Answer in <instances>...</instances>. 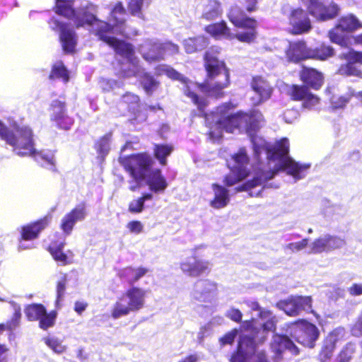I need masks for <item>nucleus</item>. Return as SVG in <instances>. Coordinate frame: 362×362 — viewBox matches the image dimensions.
<instances>
[{"label":"nucleus","instance_id":"obj_1","mask_svg":"<svg viewBox=\"0 0 362 362\" xmlns=\"http://www.w3.org/2000/svg\"><path fill=\"white\" fill-rule=\"evenodd\" d=\"M230 22L236 28L245 29L246 31L233 34L224 21L206 25L204 30L215 38L223 37L228 40L237 39L243 43L252 42L257 36V21L249 17L238 5L232 6L227 13Z\"/></svg>","mask_w":362,"mask_h":362},{"label":"nucleus","instance_id":"obj_2","mask_svg":"<svg viewBox=\"0 0 362 362\" xmlns=\"http://www.w3.org/2000/svg\"><path fill=\"white\" fill-rule=\"evenodd\" d=\"M206 78L197 83V88L207 96L216 99L225 96L224 89L230 84V69L223 59L211 51H206L203 57Z\"/></svg>","mask_w":362,"mask_h":362},{"label":"nucleus","instance_id":"obj_3","mask_svg":"<svg viewBox=\"0 0 362 362\" xmlns=\"http://www.w3.org/2000/svg\"><path fill=\"white\" fill-rule=\"evenodd\" d=\"M119 163L134 180L135 185L129 186V189L135 192L141 188V182L152 168L154 160L148 153L141 152L120 156Z\"/></svg>","mask_w":362,"mask_h":362},{"label":"nucleus","instance_id":"obj_4","mask_svg":"<svg viewBox=\"0 0 362 362\" xmlns=\"http://www.w3.org/2000/svg\"><path fill=\"white\" fill-rule=\"evenodd\" d=\"M146 291L139 286H131L127 289L115 303L111 310L113 319L136 313L145 306Z\"/></svg>","mask_w":362,"mask_h":362},{"label":"nucleus","instance_id":"obj_5","mask_svg":"<svg viewBox=\"0 0 362 362\" xmlns=\"http://www.w3.org/2000/svg\"><path fill=\"white\" fill-rule=\"evenodd\" d=\"M19 156H35L39 154L35 148L34 134L28 126H17L6 142Z\"/></svg>","mask_w":362,"mask_h":362},{"label":"nucleus","instance_id":"obj_6","mask_svg":"<svg viewBox=\"0 0 362 362\" xmlns=\"http://www.w3.org/2000/svg\"><path fill=\"white\" fill-rule=\"evenodd\" d=\"M293 325V337L303 346L313 348L320 337V331L317 326L305 319L296 320Z\"/></svg>","mask_w":362,"mask_h":362},{"label":"nucleus","instance_id":"obj_7","mask_svg":"<svg viewBox=\"0 0 362 362\" xmlns=\"http://www.w3.org/2000/svg\"><path fill=\"white\" fill-rule=\"evenodd\" d=\"M25 315L28 321H38L39 327L47 330L54 326L57 317V310L47 312L46 308L41 303H31L25 308Z\"/></svg>","mask_w":362,"mask_h":362},{"label":"nucleus","instance_id":"obj_8","mask_svg":"<svg viewBox=\"0 0 362 362\" xmlns=\"http://www.w3.org/2000/svg\"><path fill=\"white\" fill-rule=\"evenodd\" d=\"M276 307L291 317L297 316L302 312H314L312 297L308 296H291L286 299L278 301Z\"/></svg>","mask_w":362,"mask_h":362},{"label":"nucleus","instance_id":"obj_9","mask_svg":"<svg viewBox=\"0 0 362 362\" xmlns=\"http://www.w3.org/2000/svg\"><path fill=\"white\" fill-rule=\"evenodd\" d=\"M49 23L54 31L59 32V41L65 54H74L78 42V37L74 30L69 24L56 18H51Z\"/></svg>","mask_w":362,"mask_h":362},{"label":"nucleus","instance_id":"obj_10","mask_svg":"<svg viewBox=\"0 0 362 362\" xmlns=\"http://www.w3.org/2000/svg\"><path fill=\"white\" fill-rule=\"evenodd\" d=\"M339 59L345 60L337 70V73L343 76H354L362 79V69L357 64L362 65V51L350 49L348 52L339 55Z\"/></svg>","mask_w":362,"mask_h":362},{"label":"nucleus","instance_id":"obj_11","mask_svg":"<svg viewBox=\"0 0 362 362\" xmlns=\"http://www.w3.org/2000/svg\"><path fill=\"white\" fill-rule=\"evenodd\" d=\"M287 95L293 101H301L304 108L312 109L318 105L320 98L313 94L305 84H292L287 90Z\"/></svg>","mask_w":362,"mask_h":362},{"label":"nucleus","instance_id":"obj_12","mask_svg":"<svg viewBox=\"0 0 362 362\" xmlns=\"http://www.w3.org/2000/svg\"><path fill=\"white\" fill-rule=\"evenodd\" d=\"M98 6L92 2L75 10L74 16L71 18L74 26L78 29L85 26H93L97 21Z\"/></svg>","mask_w":362,"mask_h":362},{"label":"nucleus","instance_id":"obj_13","mask_svg":"<svg viewBox=\"0 0 362 362\" xmlns=\"http://www.w3.org/2000/svg\"><path fill=\"white\" fill-rule=\"evenodd\" d=\"M179 52L180 47L177 44L171 41H166L153 43L149 52L143 54L142 56L146 62L151 63L163 60L166 54L175 55Z\"/></svg>","mask_w":362,"mask_h":362},{"label":"nucleus","instance_id":"obj_14","mask_svg":"<svg viewBox=\"0 0 362 362\" xmlns=\"http://www.w3.org/2000/svg\"><path fill=\"white\" fill-rule=\"evenodd\" d=\"M269 346L272 352L274 353V360H281L283 353L286 350L290 351L293 355L299 354L298 348L288 336L284 334H274Z\"/></svg>","mask_w":362,"mask_h":362},{"label":"nucleus","instance_id":"obj_15","mask_svg":"<svg viewBox=\"0 0 362 362\" xmlns=\"http://www.w3.org/2000/svg\"><path fill=\"white\" fill-rule=\"evenodd\" d=\"M52 218V214H47L35 221L23 226L21 228L19 240L30 241L37 239L40 233L49 226Z\"/></svg>","mask_w":362,"mask_h":362},{"label":"nucleus","instance_id":"obj_16","mask_svg":"<svg viewBox=\"0 0 362 362\" xmlns=\"http://www.w3.org/2000/svg\"><path fill=\"white\" fill-rule=\"evenodd\" d=\"M209 264V261L199 259L194 255L180 263V269L189 276L198 277L210 272Z\"/></svg>","mask_w":362,"mask_h":362},{"label":"nucleus","instance_id":"obj_17","mask_svg":"<svg viewBox=\"0 0 362 362\" xmlns=\"http://www.w3.org/2000/svg\"><path fill=\"white\" fill-rule=\"evenodd\" d=\"M310 47L304 40L289 41L285 49L287 61L292 63H299L309 59Z\"/></svg>","mask_w":362,"mask_h":362},{"label":"nucleus","instance_id":"obj_18","mask_svg":"<svg viewBox=\"0 0 362 362\" xmlns=\"http://www.w3.org/2000/svg\"><path fill=\"white\" fill-rule=\"evenodd\" d=\"M66 103L59 99L54 100L50 104L49 110L52 112L51 119L54 121L62 129H69L73 124V119L68 117L66 109Z\"/></svg>","mask_w":362,"mask_h":362},{"label":"nucleus","instance_id":"obj_19","mask_svg":"<svg viewBox=\"0 0 362 362\" xmlns=\"http://www.w3.org/2000/svg\"><path fill=\"white\" fill-rule=\"evenodd\" d=\"M86 215V204L82 202L76 205L67 213L61 221L60 228L64 234L69 235L71 233L76 223L82 221Z\"/></svg>","mask_w":362,"mask_h":362},{"label":"nucleus","instance_id":"obj_20","mask_svg":"<svg viewBox=\"0 0 362 362\" xmlns=\"http://www.w3.org/2000/svg\"><path fill=\"white\" fill-rule=\"evenodd\" d=\"M289 23L292 26L291 33L301 35L309 32L311 23L305 11L301 8L293 9L289 16Z\"/></svg>","mask_w":362,"mask_h":362},{"label":"nucleus","instance_id":"obj_21","mask_svg":"<svg viewBox=\"0 0 362 362\" xmlns=\"http://www.w3.org/2000/svg\"><path fill=\"white\" fill-rule=\"evenodd\" d=\"M298 76L303 84L313 90L320 89L324 83L323 74L313 67L302 65Z\"/></svg>","mask_w":362,"mask_h":362},{"label":"nucleus","instance_id":"obj_22","mask_svg":"<svg viewBox=\"0 0 362 362\" xmlns=\"http://www.w3.org/2000/svg\"><path fill=\"white\" fill-rule=\"evenodd\" d=\"M340 339V331L334 329L330 332L323 339L317 355L320 362H329L336 349V344Z\"/></svg>","mask_w":362,"mask_h":362},{"label":"nucleus","instance_id":"obj_23","mask_svg":"<svg viewBox=\"0 0 362 362\" xmlns=\"http://www.w3.org/2000/svg\"><path fill=\"white\" fill-rule=\"evenodd\" d=\"M66 245L65 240H52L47 247V251L50 253L53 259L61 266H66L73 263L74 253L71 250L66 252L63 251Z\"/></svg>","mask_w":362,"mask_h":362},{"label":"nucleus","instance_id":"obj_24","mask_svg":"<svg viewBox=\"0 0 362 362\" xmlns=\"http://www.w3.org/2000/svg\"><path fill=\"white\" fill-rule=\"evenodd\" d=\"M344 242L340 238L326 235L315 239L311 245L313 253H322L341 247Z\"/></svg>","mask_w":362,"mask_h":362},{"label":"nucleus","instance_id":"obj_25","mask_svg":"<svg viewBox=\"0 0 362 362\" xmlns=\"http://www.w3.org/2000/svg\"><path fill=\"white\" fill-rule=\"evenodd\" d=\"M289 151L290 146L287 138H282L276 141L273 145L267 146L265 148L267 160H279L280 163H282L284 158L289 156Z\"/></svg>","mask_w":362,"mask_h":362},{"label":"nucleus","instance_id":"obj_26","mask_svg":"<svg viewBox=\"0 0 362 362\" xmlns=\"http://www.w3.org/2000/svg\"><path fill=\"white\" fill-rule=\"evenodd\" d=\"M243 112L239 111L234 114L222 115L216 122L218 128L227 132L233 133L235 129L243 127Z\"/></svg>","mask_w":362,"mask_h":362},{"label":"nucleus","instance_id":"obj_27","mask_svg":"<svg viewBox=\"0 0 362 362\" xmlns=\"http://www.w3.org/2000/svg\"><path fill=\"white\" fill-rule=\"evenodd\" d=\"M148 272L149 269L145 267H134L128 266L119 269L117 272V276L129 286H134V285L146 276Z\"/></svg>","mask_w":362,"mask_h":362},{"label":"nucleus","instance_id":"obj_28","mask_svg":"<svg viewBox=\"0 0 362 362\" xmlns=\"http://www.w3.org/2000/svg\"><path fill=\"white\" fill-rule=\"evenodd\" d=\"M149 189L154 193L163 192L168 186L166 178L160 168L151 169L146 177Z\"/></svg>","mask_w":362,"mask_h":362},{"label":"nucleus","instance_id":"obj_29","mask_svg":"<svg viewBox=\"0 0 362 362\" xmlns=\"http://www.w3.org/2000/svg\"><path fill=\"white\" fill-rule=\"evenodd\" d=\"M107 45L112 47L117 54L126 58L131 63L136 59L134 47L130 42L115 37Z\"/></svg>","mask_w":362,"mask_h":362},{"label":"nucleus","instance_id":"obj_30","mask_svg":"<svg viewBox=\"0 0 362 362\" xmlns=\"http://www.w3.org/2000/svg\"><path fill=\"white\" fill-rule=\"evenodd\" d=\"M250 86L252 90L258 95L259 103H262L270 98L272 93V88L262 76H253L251 80Z\"/></svg>","mask_w":362,"mask_h":362},{"label":"nucleus","instance_id":"obj_31","mask_svg":"<svg viewBox=\"0 0 362 362\" xmlns=\"http://www.w3.org/2000/svg\"><path fill=\"white\" fill-rule=\"evenodd\" d=\"M115 26V24L111 25L110 23L98 18L94 25L92 26L93 28L91 30V33L96 36L99 40L108 45L109 42L115 37L114 36L110 35L113 32Z\"/></svg>","mask_w":362,"mask_h":362},{"label":"nucleus","instance_id":"obj_32","mask_svg":"<svg viewBox=\"0 0 362 362\" xmlns=\"http://www.w3.org/2000/svg\"><path fill=\"white\" fill-rule=\"evenodd\" d=\"M223 14L221 3L218 0H206L202 6L201 18L211 21L220 18Z\"/></svg>","mask_w":362,"mask_h":362},{"label":"nucleus","instance_id":"obj_33","mask_svg":"<svg viewBox=\"0 0 362 362\" xmlns=\"http://www.w3.org/2000/svg\"><path fill=\"white\" fill-rule=\"evenodd\" d=\"M214 197L210 201V206L214 209H222L228 205L230 201L228 190L217 183L211 185Z\"/></svg>","mask_w":362,"mask_h":362},{"label":"nucleus","instance_id":"obj_34","mask_svg":"<svg viewBox=\"0 0 362 362\" xmlns=\"http://www.w3.org/2000/svg\"><path fill=\"white\" fill-rule=\"evenodd\" d=\"M119 103L132 115H136L140 112L141 100L138 95L127 91L120 98Z\"/></svg>","mask_w":362,"mask_h":362},{"label":"nucleus","instance_id":"obj_35","mask_svg":"<svg viewBox=\"0 0 362 362\" xmlns=\"http://www.w3.org/2000/svg\"><path fill=\"white\" fill-rule=\"evenodd\" d=\"M267 337H262L258 341L255 340L254 336L250 335H241L238 341L237 347L247 354L249 352H254V355L257 353L256 351L257 346L258 344H262L266 341ZM259 351H258L259 352ZM255 360V357L253 358V361Z\"/></svg>","mask_w":362,"mask_h":362},{"label":"nucleus","instance_id":"obj_36","mask_svg":"<svg viewBox=\"0 0 362 362\" xmlns=\"http://www.w3.org/2000/svg\"><path fill=\"white\" fill-rule=\"evenodd\" d=\"M281 170H286L288 175L293 176L296 179H300L302 176L300 173L308 168L309 165H300L296 162L291 157L284 158L280 163Z\"/></svg>","mask_w":362,"mask_h":362},{"label":"nucleus","instance_id":"obj_37","mask_svg":"<svg viewBox=\"0 0 362 362\" xmlns=\"http://www.w3.org/2000/svg\"><path fill=\"white\" fill-rule=\"evenodd\" d=\"M230 173L225 175L223 183L226 187H231L245 180L250 175V170H238L237 166H228Z\"/></svg>","mask_w":362,"mask_h":362},{"label":"nucleus","instance_id":"obj_38","mask_svg":"<svg viewBox=\"0 0 362 362\" xmlns=\"http://www.w3.org/2000/svg\"><path fill=\"white\" fill-rule=\"evenodd\" d=\"M74 0H55L53 11L59 16L71 20L74 16Z\"/></svg>","mask_w":362,"mask_h":362},{"label":"nucleus","instance_id":"obj_39","mask_svg":"<svg viewBox=\"0 0 362 362\" xmlns=\"http://www.w3.org/2000/svg\"><path fill=\"white\" fill-rule=\"evenodd\" d=\"M334 54L335 50L332 46L322 43L313 49L310 48L309 59L325 61Z\"/></svg>","mask_w":362,"mask_h":362},{"label":"nucleus","instance_id":"obj_40","mask_svg":"<svg viewBox=\"0 0 362 362\" xmlns=\"http://www.w3.org/2000/svg\"><path fill=\"white\" fill-rule=\"evenodd\" d=\"M183 93L185 96L190 98L191 101L197 107V110L202 115L206 116V108L209 105L208 100L204 97L199 96L197 93L192 90L188 84L183 88Z\"/></svg>","mask_w":362,"mask_h":362},{"label":"nucleus","instance_id":"obj_41","mask_svg":"<svg viewBox=\"0 0 362 362\" xmlns=\"http://www.w3.org/2000/svg\"><path fill=\"white\" fill-rule=\"evenodd\" d=\"M173 151L174 146L170 144H156L153 145V156L162 166L167 165V158Z\"/></svg>","mask_w":362,"mask_h":362},{"label":"nucleus","instance_id":"obj_42","mask_svg":"<svg viewBox=\"0 0 362 362\" xmlns=\"http://www.w3.org/2000/svg\"><path fill=\"white\" fill-rule=\"evenodd\" d=\"M183 45L185 52L192 54L205 49L207 46V40L203 36L189 37L184 41Z\"/></svg>","mask_w":362,"mask_h":362},{"label":"nucleus","instance_id":"obj_43","mask_svg":"<svg viewBox=\"0 0 362 362\" xmlns=\"http://www.w3.org/2000/svg\"><path fill=\"white\" fill-rule=\"evenodd\" d=\"M336 25L341 28V30L347 33L353 32L362 28V23L352 14L341 17Z\"/></svg>","mask_w":362,"mask_h":362},{"label":"nucleus","instance_id":"obj_44","mask_svg":"<svg viewBox=\"0 0 362 362\" xmlns=\"http://www.w3.org/2000/svg\"><path fill=\"white\" fill-rule=\"evenodd\" d=\"M49 79L52 81L61 79L64 83H67L69 81V71L62 61H58L52 65L49 74Z\"/></svg>","mask_w":362,"mask_h":362},{"label":"nucleus","instance_id":"obj_45","mask_svg":"<svg viewBox=\"0 0 362 362\" xmlns=\"http://www.w3.org/2000/svg\"><path fill=\"white\" fill-rule=\"evenodd\" d=\"M231 160L233 163L228 164V166H237L238 170H249L247 169V165L249 163L250 159L245 147L240 148L237 153L232 155Z\"/></svg>","mask_w":362,"mask_h":362},{"label":"nucleus","instance_id":"obj_46","mask_svg":"<svg viewBox=\"0 0 362 362\" xmlns=\"http://www.w3.org/2000/svg\"><path fill=\"white\" fill-rule=\"evenodd\" d=\"M67 283L68 278L66 274H64L56 283L54 306L57 310L61 309L62 307V300L65 296Z\"/></svg>","mask_w":362,"mask_h":362},{"label":"nucleus","instance_id":"obj_47","mask_svg":"<svg viewBox=\"0 0 362 362\" xmlns=\"http://www.w3.org/2000/svg\"><path fill=\"white\" fill-rule=\"evenodd\" d=\"M343 32L341 28L335 25L334 28L329 31V37L332 42L346 48L349 45V38L347 35H344Z\"/></svg>","mask_w":362,"mask_h":362},{"label":"nucleus","instance_id":"obj_48","mask_svg":"<svg viewBox=\"0 0 362 362\" xmlns=\"http://www.w3.org/2000/svg\"><path fill=\"white\" fill-rule=\"evenodd\" d=\"M22 317L21 309L20 306L15 308L14 312L11 317L5 323H1L3 325V332L7 330L10 332L16 330L21 325Z\"/></svg>","mask_w":362,"mask_h":362},{"label":"nucleus","instance_id":"obj_49","mask_svg":"<svg viewBox=\"0 0 362 362\" xmlns=\"http://www.w3.org/2000/svg\"><path fill=\"white\" fill-rule=\"evenodd\" d=\"M141 84L148 95H152L153 92L157 89L160 82L148 73H144L141 76Z\"/></svg>","mask_w":362,"mask_h":362},{"label":"nucleus","instance_id":"obj_50","mask_svg":"<svg viewBox=\"0 0 362 362\" xmlns=\"http://www.w3.org/2000/svg\"><path fill=\"white\" fill-rule=\"evenodd\" d=\"M339 6L334 2H331L329 5L323 4L319 21H325L336 18L339 15Z\"/></svg>","mask_w":362,"mask_h":362},{"label":"nucleus","instance_id":"obj_51","mask_svg":"<svg viewBox=\"0 0 362 362\" xmlns=\"http://www.w3.org/2000/svg\"><path fill=\"white\" fill-rule=\"evenodd\" d=\"M111 133L106 134L101 136L95 142L94 148L96 150L98 154L101 157H105L107 155L110 151V140L111 138Z\"/></svg>","mask_w":362,"mask_h":362},{"label":"nucleus","instance_id":"obj_52","mask_svg":"<svg viewBox=\"0 0 362 362\" xmlns=\"http://www.w3.org/2000/svg\"><path fill=\"white\" fill-rule=\"evenodd\" d=\"M126 13V10L123 6L122 1H117L110 11V15L113 18L115 25L116 27H123L126 24V20L124 18H118L117 15H124Z\"/></svg>","mask_w":362,"mask_h":362},{"label":"nucleus","instance_id":"obj_53","mask_svg":"<svg viewBox=\"0 0 362 362\" xmlns=\"http://www.w3.org/2000/svg\"><path fill=\"white\" fill-rule=\"evenodd\" d=\"M243 127L247 134L255 133L259 129V121L253 115L243 112Z\"/></svg>","mask_w":362,"mask_h":362},{"label":"nucleus","instance_id":"obj_54","mask_svg":"<svg viewBox=\"0 0 362 362\" xmlns=\"http://www.w3.org/2000/svg\"><path fill=\"white\" fill-rule=\"evenodd\" d=\"M356 353V346L352 343L346 344L337 354L336 361L337 362H350L354 354Z\"/></svg>","mask_w":362,"mask_h":362},{"label":"nucleus","instance_id":"obj_55","mask_svg":"<svg viewBox=\"0 0 362 362\" xmlns=\"http://www.w3.org/2000/svg\"><path fill=\"white\" fill-rule=\"evenodd\" d=\"M322 5L323 3L320 0H307L305 3V7L308 13L317 21L320 20Z\"/></svg>","mask_w":362,"mask_h":362},{"label":"nucleus","instance_id":"obj_56","mask_svg":"<svg viewBox=\"0 0 362 362\" xmlns=\"http://www.w3.org/2000/svg\"><path fill=\"white\" fill-rule=\"evenodd\" d=\"M144 0H130L128 3V10L131 15L142 16V7Z\"/></svg>","mask_w":362,"mask_h":362},{"label":"nucleus","instance_id":"obj_57","mask_svg":"<svg viewBox=\"0 0 362 362\" xmlns=\"http://www.w3.org/2000/svg\"><path fill=\"white\" fill-rule=\"evenodd\" d=\"M45 344L57 354H62L66 350V347L57 338L47 337L45 339Z\"/></svg>","mask_w":362,"mask_h":362},{"label":"nucleus","instance_id":"obj_58","mask_svg":"<svg viewBox=\"0 0 362 362\" xmlns=\"http://www.w3.org/2000/svg\"><path fill=\"white\" fill-rule=\"evenodd\" d=\"M265 315H268L269 318L262 325V328L267 332H274L276 329L277 320L275 316H272L270 311L264 313Z\"/></svg>","mask_w":362,"mask_h":362},{"label":"nucleus","instance_id":"obj_59","mask_svg":"<svg viewBox=\"0 0 362 362\" xmlns=\"http://www.w3.org/2000/svg\"><path fill=\"white\" fill-rule=\"evenodd\" d=\"M144 209V203L140 197L132 201L128 205V211L132 214L141 213Z\"/></svg>","mask_w":362,"mask_h":362},{"label":"nucleus","instance_id":"obj_60","mask_svg":"<svg viewBox=\"0 0 362 362\" xmlns=\"http://www.w3.org/2000/svg\"><path fill=\"white\" fill-rule=\"evenodd\" d=\"M241 3L244 6V8L242 7L240 8L245 11L246 14L247 13H251L255 12L259 8V0H243Z\"/></svg>","mask_w":362,"mask_h":362},{"label":"nucleus","instance_id":"obj_61","mask_svg":"<svg viewBox=\"0 0 362 362\" xmlns=\"http://www.w3.org/2000/svg\"><path fill=\"white\" fill-rule=\"evenodd\" d=\"M238 330L237 329H233L230 332L226 333L221 338H220L219 341L221 345L226 344H232L236 336L238 335Z\"/></svg>","mask_w":362,"mask_h":362},{"label":"nucleus","instance_id":"obj_62","mask_svg":"<svg viewBox=\"0 0 362 362\" xmlns=\"http://www.w3.org/2000/svg\"><path fill=\"white\" fill-rule=\"evenodd\" d=\"M247 361L248 354L238 347L230 358V362H247Z\"/></svg>","mask_w":362,"mask_h":362},{"label":"nucleus","instance_id":"obj_63","mask_svg":"<svg viewBox=\"0 0 362 362\" xmlns=\"http://www.w3.org/2000/svg\"><path fill=\"white\" fill-rule=\"evenodd\" d=\"M308 244V240L304 238L300 241L296 243H291L286 245V247L292 252H298L305 249Z\"/></svg>","mask_w":362,"mask_h":362},{"label":"nucleus","instance_id":"obj_64","mask_svg":"<svg viewBox=\"0 0 362 362\" xmlns=\"http://www.w3.org/2000/svg\"><path fill=\"white\" fill-rule=\"evenodd\" d=\"M166 76L173 80L180 81L183 83H187L189 81L187 78L183 77L181 74L170 66L168 69Z\"/></svg>","mask_w":362,"mask_h":362}]
</instances>
